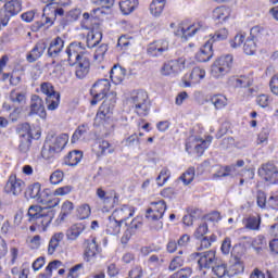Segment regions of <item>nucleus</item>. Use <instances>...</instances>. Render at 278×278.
Returning <instances> with one entry per match:
<instances>
[{"label":"nucleus","instance_id":"nucleus-51","mask_svg":"<svg viewBox=\"0 0 278 278\" xmlns=\"http://www.w3.org/2000/svg\"><path fill=\"white\" fill-rule=\"evenodd\" d=\"M264 35V28L261 26H254L250 30V40H254L255 42H258V40H262V36Z\"/></svg>","mask_w":278,"mask_h":278},{"label":"nucleus","instance_id":"nucleus-37","mask_svg":"<svg viewBox=\"0 0 278 278\" xmlns=\"http://www.w3.org/2000/svg\"><path fill=\"white\" fill-rule=\"evenodd\" d=\"M58 268H62V261L55 260L50 262L45 271L39 274V278H51L53 277V270H58Z\"/></svg>","mask_w":278,"mask_h":278},{"label":"nucleus","instance_id":"nucleus-13","mask_svg":"<svg viewBox=\"0 0 278 278\" xmlns=\"http://www.w3.org/2000/svg\"><path fill=\"white\" fill-rule=\"evenodd\" d=\"M258 175L269 184H278V168L273 163H266L258 169Z\"/></svg>","mask_w":278,"mask_h":278},{"label":"nucleus","instance_id":"nucleus-59","mask_svg":"<svg viewBox=\"0 0 278 278\" xmlns=\"http://www.w3.org/2000/svg\"><path fill=\"white\" fill-rule=\"evenodd\" d=\"M270 131L266 128H263L262 131L257 135L256 144H268V137Z\"/></svg>","mask_w":278,"mask_h":278},{"label":"nucleus","instance_id":"nucleus-56","mask_svg":"<svg viewBox=\"0 0 278 278\" xmlns=\"http://www.w3.org/2000/svg\"><path fill=\"white\" fill-rule=\"evenodd\" d=\"M136 114H138V116H148L149 115V101L148 102H143L141 104H137L136 106H132Z\"/></svg>","mask_w":278,"mask_h":278},{"label":"nucleus","instance_id":"nucleus-60","mask_svg":"<svg viewBox=\"0 0 278 278\" xmlns=\"http://www.w3.org/2000/svg\"><path fill=\"white\" fill-rule=\"evenodd\" d=\"M64 179V173L62 170H55L50 175V182L53 186H58V184H62Z\"/></svg>","mask_w":278,"mask_h":278},{"label":"nucleus","instance_id":"nucleus-14","mask_svg":"<svg viewBox=\"0 0 278 278\" xmlns=\"http://www.w3.org/2000/svg\"><path fill=\"white\" fill-rule=\"evenodd\" d=\"M134 214H136V208L131 205L124 204L115 208L111 216L123 225V223H127L129 218H132Z\"/></svg>","mask_w":278,"mask_h":278},{"label":"nucleus","instance_id":"nucleus-34","mask_svg":"<svg viewBox=\"0 0 278 278\" xmlns=\"http://www.w3.org/2000/svg\"><path fill=\"white\" fill-rule=\"evenodd\" d=\"M64 240V233L63 232H56L54 233L48 245V255H53L55 251L58 250V247H60V243Z\"/></svg>","mask_w":278,"mask_h":278},{"label":"nucleus","instance_id":"nucleus-35","mask_svg":"<svg viewBox=\"0 0 278 278\" xmlns=\"http://www.w3.org/2000/svg\"><path fill=\"white\" fill-rule=\"evenodd\" d=\"M138 8V0H119V9L124 15H129Z\"/></svg>","mask_w":278,"mask_h":278},{"label":"nucleus","instance_id":"nucleus-18","mask_svg":"<svg viewBox=\"0 0 278 278\" xmlns=\"http://www.w3.org/2000/svg\"><path fill=\"white\" fill-rule=\"evenodd\" d=\"M97 197L109 210H112L114 205H118V195L114 191L106 192L103 188H98Z\"/></svg>","mask_w":278,"mask_h":278},{"label":"nucleus","instance_id":"nucleus-3","mask_svg":"<svg viewBox=\"0 0 278 278\" xmlns=\"http://www.w3.org/2000/svg\"><path fill=\"white\" fill-rule=\"evenodd\" d=\"M116 104V94L111 93L108 98L103 101L99 111L94 118V125H102L105 118H110V114L114 111V105Z\"/></svg>","mask_w":278,"mask_h":278},{"label":"nucleus","instance_id":"nucleus-21","mask_svg":"<svg viewBox=\"0 0 278 278\" xmlns=\"http://www.w3.org/2000/svg\"><path fill=\"white\" fill-rule=\"evenodd\" d=\"M73 66H75V77L77 79H86L90 73V59L88 56L81 58Z\"/></svg>","mask_w":278,"mask_h":278},{"label":"nucleus","instance_id":"nucleus-45","mask_svg":"<svg viewBox=\"0 0 278 278\" xmlns=\"http://www.w3.org/2000/svg\"><path fill=\"white\" fill-rule=\"evenodd\" d=\"M195 170L194 167H189L180 177V181H182L184 186H190L192 181H194Z\"/></svg>","mask_w":278,"mask_h":278},{"label":"nucleus","instance_id":"nucleus-6","mask_svg":"<svg viewBox=\"0 0 278 278\" xmlns=\"http://www.w3.org/2000/svg\"><path fill=\"white\" fill-rule=\"evenodd\" d=\"M110 85L109 79H100L98 80L90 90L91 96L93 97L91 100V105H97L99 101H103L105 97H108V92H110Z\"/></svg>","mask_w":278,"mask_h":278},{"label":"nucleus","instance_id":"nucleus-58","mask_svg":"<svg viewBox=\"0 0 278 278\" xmlns=\"http://www.w3.org/2000/svg\"><path fill=\"white\" fill-rule=\"evenodd\" d=\"M77 212H78V218L80 220H85V218H89L90 217V213H91L90 205L83 204V205H80L78 207Z\"/></svg>","mask_w":278,"mask_h":278},{"label":"nucleus","instance_id":"nucleus-53","mask_svg":"<svg viewBox=\"0 0 278 278\" xmlns=\"http://www.w3.org/2000/svg\"><path fill=\"white\" fill-rule=\"evenodd\" d=\"M230 270L231 273H233V275H240L244 273V263H242L240 258L235 256V262L230 266Z\"/></svg>","mask_w":278,"mask_h":278},{"label":"nucleus","instance_id":"nucleus-28","mask_svg":"<svg viewBox=\"0 0 278 278\" xmlns=\"http://www.w3.org/2000/svg\"><path fill=\"white\" fill-rule=\"evenodd\" d=\"M64 50V39L62 37L54 38L48 47V58H58Z\"/></svg>","mask_w":278,"mask_h":278},{"label":"nucleus","instance_id":"nucleus-30","mask_svg":"<svg viewBox=\"0 0 278 278\" xmlns=\"http://www.w3.org/2000/svg\"><path fill=\"white\" fill-rule=\"evenodd\" d=\"M121 227H123V224L110 215L104 231L108 236H118L121 233Z\"/></svg>","mask_w":278,"mask_h":278},{"label":"nucleus","instance_id":"nucleus-23","mask_svg":"<svg viewBox=\"0 0 278 278\" xmlns=\"http://www.w3.org/2000/svg\"><path fill=\"white\" fill-rule=\"evenodd\" d=\"M186 68V59H178L165 63L162 67V75H173V73H181Z\"/></svg>","mask_w":278,"mask_h":278},{"label":"nucleus","instance_id":"nucleus-33","mask_svg":"<svg viewBox=\"0 0 278 278\" xmlns=\"http://www.w3.org/2000/svg\"><path fill=\"white\" fill-rule=\"evenodd\" d=\"M126 73L125 68L119 65H114L110 72V78L113 84L118 85L123 83V79H125Z\"/></svg>","mask_w":278,"mask_h":278},{"label":"nucleus","instance_id":"nucleus-31","mask_svg":"<svg viewBox=\"0 0 278 278\" xmlns=\"http://www.w3.org/2000/svg\"><path fill=\"white\" fill-rule=\"evenodd\" d=\"M85 230H86V225L81 223L74 224L66 230V239L74 242L75 240H77V238H79L84 233Z\"/></svg>","mask_w":278,"mask_h":278},{"label":"nucleus","instance_id":"nucleus-54","mask_svg":"<svg viewBox=\"0 0 278 278\" xmlns=\"http://www.w3.org/2000/svg\"><path fill=\"white\" fill-rule=\"evenodd\" d=\"M55 153L58 152L46 141L41 150V157H43V160H51Z\"/></svg>","mask_w":278,"mask_h":278},{"label":"nucleus","instance_id":"nucleus-55","mask_svg":"<svg viewBox=\"0 0 278 278\" xmlns=\"http://www.w3.org/2000/svg\"><path fill=\"white\" fill-rule=\"evenodd\" d=\"M192 269L190 267L180 268L175 271L169 278H191Z\"/></svg>","mask_w":278,"mask_h":278},{"label":"nucleus","instance_id":"nucleus-2","mask_svg":"<svg viewBox=\"0 0 278 278\" xmlns=\"http://www.w3.org/2000/svg\"><path fill=\"white\" fill-rule=\"evenodd\" d=\"M231 66H233V55H223L218 60H216L212 65L211 75L215 79H220L231 71Z\"/></svg>","mask_w":278,"mask_h":278},{"label":"nucleus","instance_id":"nucleus-19","mask_svg":"<svg viewBox=\"0 0 278 278\" xmlns=\"http://www.w3.org/2000/svg\"><path fill=\"white\" fill-rule=\"evenodd\" d=\"M97 197L109 210H112L114 205H118V195L114 191L106 192L103 188H98Z\"/></svg>","mask_w":278,"mask_h":278},{"label":"nucleus","instance_id":"nucleus-25","mask_svg":"<svg viewBox=\"0 0 278 278\" xmlns=\"http://www.w3.org/2000/svg\"><path fill=\"white\" fill-rule=\"evenodd\" d=\"M45 51H47L46 42L36 43L35 47L26 55L27 62H29L31 64V63L36 62L37 60H40V58H42V55H45Z\"/></svg>","mask_w":278,"mask_h":278},{"label":"nucleus","instance_id":"nucleus-7","mask_svg":"<svg viewBox=\"0 0 278 278\" xmlns=\"http://www.w3.org/2000/svg\"><path fill=\"white\" fill-rule=\"evenodd\" d=\"M23 10V2L21 0H11L4 4L3 14L1 15L0 23L5 27L10 23L12 16H16Z\"/></svg>","mask_w":278,"mask_h":278},{"label":"nucleus","instance_id":"nucleus-39","mask_svg":"<svg viewBox=\"0 0 278 278\" xmlns=\"http://www.w3.org/2000/svg\"><path fill=\"white\" fill-rule=\"evenodd\" d=\"M129 101H130L132 108H135L136 105L147 103L149 101V94H147L146 91L139 90L131 94Z\"/></svg>","mask_w":278,"mask_h":278},{"label":"nucleus","instance_id":"nucleus-20","mask_svg":"<svg viewBox=\"0 0 278 278\" xmlns=\"http://www.w3.org/2000/svg\"><path fill=\"white\" fill-rule=\"evenodd\" d=\"M97 197L109 210H112L114 205H118V195L114 191L106 192L103 188H98Z\"/></svg>","mask_w":278,"mask_h":278},{"label":"nucleus","instance_id":"nucleus-61","mask_svg":"<svg viewBox=\"0 0 278 278\" xmlns=\"http://www.w3.org/2000/svg\"><path fill=\"white\" fill-rule=\"evenodd\" d=\"M207 223H202L199 225V227L195 229L193 236L197 240H201V238H203V236H205V233H207Z\"/></svg>","mask_w":278,"mask_h":278},{"label":"nucleus","instance_id":"nucleus-8","mask_svg":"<svg viewBox=\"0 0 278 278\" xmlns=\"http://www.w3.org/2000/svg\"><path fill=\"white\" fill-rule=\"evenodd\" d=\"M67 55V64L75 66V62H78L81 58H86V48L81 42H72L65 50Z\"/></svg>","mask_w":278,"mask_h":278},{"label":"nucleus","instance_id":"nucleus-24","mask_svg":"<svg viewBox=\"0 0 278 278\" xmlns=\"http://www.w3.org/2000/svg\"><path fill=\"white\" fill-rule=\"evenodd\" d=\"M16 132L18 134L20 139H27V140H38L40 138V132H36L31 130V126L29 123H23L17 126Z\"/></svg>","mask_w":278,"mask_h":278},{"label":"nucleus","instance_id":"nucleus-11","mask_svg":"<svg viewBox=\"0 0 278 278\" xmlns=\"http://www.w3.org/2000/svg\"><path fill=\"white\" fill-rule=\"evenodd\" d=\"M170 43L166 39H159L148 46L147 53L151 58H162L164 53H168Z\"/></svg>","mask_w":278,"mask_h":278},{"label":"nucleus","instance_id":"nucleus-57","mask_svg":"<svg viewBox=\"0 0 278 278\" xmlns=\"http://www.w3.org/2000/svg\"><path fill=\"white\" fill-rule=\"evenodd\" d=\"M245 38H247V34L244 33L237 34L235 38L230 40V47L232 49H238V47L242 46V42H244Z\"/></svg>","mask_w":278,"mask_h":278},{"label":"nucleus","instance_id":"nucleus-52","mask_svg":"<svg viewBox=\"0 0 278 278\" xmlns=\"http://www.w3.org/2000/svg\"><path fill=\"white\" fill-rule=\"evenodd\" d=\"M186 263V260L181 256H174L173 260L169 263L168 270L172 273L177 270L178 268H181L184 264Z\"/></svg>","mask_w":278,"mask_h":278},{"label":"nucleus","instance_id":"nucleus-42","mask_svg":"<svg viewBox=\"0 0 278 278\" xmlns=\"http://www.w3.org/2000/svg\"><path fill=\"white\" fill-rule=\"evenodd\" d=\"M166 0H153L150 4V12L152 16H160L164 12Z\"/></svg>","mask_w":278,"mask_h":278},{"label":"nucleus","instance_id":"nucleus-26","mask_svg":"<svg viewBox=\"0 0 278 278\" xmlns=\"http://www.w3.org/2000/svg\"><path fill=\"white\" fill-rule=\"evenodd\" d=\"M202 79H205V70L194 67L189 75V80H184V86L185 88H190L194 84H201Z\"/></svg>","mask_w":278,"mask_h":278},{"label":"nucleus","instance_id":"nucleus-5","mask_svg":"<svg viewBox=\"0 0 278 278\" xmlns=\"http://www.w3.org/2000/svg\"><path fill=\"white\" fill-rule=\"evenodd\" d=\"M191 257L198 260V266L200 270H210V268L216 266V262L218 261V257H216V251L208 250L202 253L195 252L191 254Z\"/></svg>","mask_w":278,"mask_h":278},{"label":"nucleus","instance_id":"nucleus-1","mask_svg":"<svg viewBox=\"0 0 278 278\" xmlns=\"http://www.w3.org/2000/svg\"><path fill=\"white\" fill-rule=\"evenodd\" d=\"M28 222L36 225L41 231H47L55 218V211L42 208L40 205H31L27 212Z\"/></svg>","mask_w":278,"mask_h":278},{"label":"nucleus","instance_id":"nucleus-4","mask_svg":"<svg viewBox=\"0 0 278 278\" xmlns=\"http://www.w3.org/2000/svg\"><path fill=\"white\" fill-rule=\"evenodd\" d=\"M42 94H46V103L51 112L58 110L60 105V93L55 92V88L51 83H42L40 85Z\"/></svg>","mask_w":278,"mask_h":278},{"label":"nucleus","instance_id":"nucleus-36","mask_svg":"<svg viewBox=\"0 0 278 278\" xmlns=\"http://www.w3.org/2000/svg\"><path fill=\"white\" fill-rule=\"evenodd\" d=\"M103 34L99 30H91L87 35V47L89 49H94L99 42H101Z\"/></svg>","mask_w":278,"mask_h":278},{"label":"nucleus","instance_id":"nucleus-9","mask_svg":"<svg viewBox=\"0 0 278 278\" xmlns=\"http://www.w3.org/2000/svg\"><path fill=\"white\" fill-rule=\"evenodd\" d=\"M167 206L164 200L151 202L150 207L146 211V218L148 220H161L164 218V213Z\"/></svg>","mask_w":278,"mask_h":278},{"label":"nucleus","instance_id":"nucleus-47","mask_svg":"<svg viewBox=\"0 0 278 278\" xmlns=\"http://www.w3.org/2000/svg\"><path fill=\"white\" fill-rule=\"evenodd\" d=\"M170 179V169L168 167H163L156 177V184L157 186L162 187Z\"/></svg>","mask_w":278,"mask_h":278},{"label":"nucleus","instance_id":"nucleus-27","mask_svg":"<svg viewBox=\"0 0 278 278\" xmlns=\"http://www.w3.org/2000/svg\"><path fill=\"white\" fill-rule=\"evenodd\" d=\"M46 195H47V193L41 191L40 184H38V182L29 186L26 191V197L28 199H34L35 201H37V203H45Z\"/></svg>","mask_w":278,"mask_h":278},{"label":"nucleus","instance_id":"nucleus-12","mask_svg":"<svg viewBox=\"0 0 278 278\" xmlns=\"http://www.w3.org/2000/svg\"><path fill=\"white\" fill-rule=\"evenodd\" d=\"M212 142V137H207L206 140L190 137L186 143V150L190 151V149H194L197 155L201 156L207 147H210V143Z\"/></svg>","mask_w":278,"mask_h":278},{"label":"nucleus","instance_id":"nucleus-29","mask_svg":"<svg viewBox=\"0 0 278 278\" xmlns=\"http://www.w3.org/2000/svg\"><path fill=\"white\" fill-rule=\"evenodd\" d=\"M213 55H214V51L212 50V41L208 40L195 54V59L198 60V62H210Z\"/></svg>","mask_w":278,"mask_h":278},{"label":"nucleus","instance_id":"nucleus-40","mask_svg":"<svg viewBox=\"0 0 278 278\" xmlns=\"http://www.w3.org/2000/svg\"><path fill=\"white\" fill-rule=\"evenodd\" d=\"M81 157L84 154L79 150H74L67 154L65 157V164L67 166H77L79 162H81Z\"/></svg>","mask_w":278,"mask_h":278},{"label":"nucleus","instance_id":"nucleus-48","mask_svg":"<svg viewBox=\"0 0 278 278\" xmlns=\"http://www.w3.org/2000/svg\"><path fill=\"white\" fill-rule=\"evenodd\" d=\"M243 51L245 55H255V51H257V43L255 40L248 38L243 45Z\"/></svg>","mask_w":278,"mask_h":278},{"label":"nucleus","instance_id":"nucleus-62","mask_svg":"<svg viewBox=\"0 0 278 278\" xmlns=\"http://www.w3.org/2000/svg\"><path fill=\"white\" fill-rule=\"evenodd\" d=\"M31 149V139H20L18 151L20 153H29Z\"/></svg>","mask_w":278,"mask_h":278},{"label":"nucleus","instance_id":"nucleus-22","mask_svg":"<svg viewBox=\"0 0 278 278\" xmlns=\"http://www.w3.org/2000/svg\"><path fill=\"white\" fill-rule=\"evenodd\" d=\"M37 114L43 121L47 118V110L45 109V101L38 94H33L30 98V115Z\"/></svg>","mask_w":278,"mask_h":278},{"label":"nucleus","instance_id":"nucleus-43","mask_svg":"<svg viewBox=\"0 0 278 278\" xmlns=\"http://www.w3.org/2000/svg\"><path fill=\"white\" fill-rule=\"evenodd\" d=\"M9 97L10 101H12V103H17V105H23V103L27 101V96L25 94V92L18 89L11 90Z\"/></svg>","mask_w":278,"mask_h":278},{"label":"nucleus","instance_id":"nucleus-16","mask_svg":"<svg viewBox=\"0 0 278 278\" xmlns=\"http://www.w3.org/2000/svg\"><path fill=\"white\" fill-rule=\"evenodd\" d=\"M99 253H101V249L99 248V244H97V239L92 238L86 240V247L84 252L85 262H94Z\"/></svg>","mask_w":278,"mask_h":278},{"label":"nucleus","instance_id":"nucleus-41","mask_svg":"<svg viewBox=\"0 0 278 278\" xmlns=\"http://www.w3.org/2000/svg\"><path fill=\"white\" fill-rule=\"evenodd\" d=\"M236 166H238V168H242V166H244V161L239 160L237 161L236 165H230V166H226L224 168L225 172H218L217 174H214V177H229V176H233L236 175Z\"/></svg>","mask_w":278,"mask_h":278},{"label":"nucleus","instance_id":"nucleus-50","mask_svg":"<svg viewBox=\"0 0 278 278\" xmlns=\"http://www.w3.org/2000/svg\"><path fill=\"white\" fill-rule=\"evenodd\" d=\"M261 219L256 216H251L245 222V228L251 229L252 231H257L260 229Z\"/></svg>","mask_w":278,"mask_h":278},{"label":"nucleus","instance_id":"nucleus-38","mask_svg":"<svg viewBox=\"0 0 278 278\" xmlns=\"http://www.w3.org/2000/svg\"><path fill=\"white\" fill-rule=\"evenodd\" d=\"M210 101L215 110H223L224 108H227L229 103L227 97L220 93L211 96Z\"/></svg>","mask_w":278,"mask_h":278},{"label":"nucleus","instance_id":"nucleus-49","mask_svg":"<svg viewBox=\"0 0 278 278\" xmlns=\"http://www.w3.org/2000/svg\"><path fill=\"white\" fill-rule=\"evenodd\" d=\"M211 268H212V273H214L216 277L222 278V277H225V275H227V265L224 263H220L219 261H217L216 264Z\"/></svg>","mask_w":278,"mask_h":278},{"label":"nucleus","instance_id":"nucleus-32","mask_svg":"<svg viewBox=\"0 0 278 278\" xmlns=\"http://www.w3.org/2000/svg\"><path fill=\"white\" fill-rule=\"evenodd\" d=\"M231 16V11L227 7H217L213 11V18L217 23H225Z\"/></svg>","mask_w":278,"mask_h":278},{"label":"nucleus","instance_id":"nucleus-17","mask_svg":"<svg viewBox=\"0 0 278 278\" xmlns=\"http://www.w3.org/2000/svg\"><path fill=\"white\" fill-rule=\"evenodd\" d=\"M56 153L64 150V147L68 144V135L61 134L59 136L50 135L46 141Z\"/></svg>","mask_w":278,"mask_h":278},{"label":"nucleus","instance_id":"nucleus-46","mask_svg":"<svg viewBox=\"0 0 278 278\" xmlns=\"http://www.w3.org/2000/svg\"><path fill=\"white\" fill-rule=\"evenodd\" d=\"M89 130H90V127L88 126V124H83L78 126V128L75 130V132L72 136V142L73 143L77 142V140H79L81 136H86V134H88Z\"/></svg>","mask_w":278,"mask_h":278},{"label":"nucleus","instance_id":"nucleus-15","mask_svg":"<svg viewBox=\"0 0 278 278\" xmlns=\"http://www.w3.org/2000/svg\"><path fill=\"white\" fill-rule=\"evenodd\" d=\"M23 188H25V182L22 179L16 178V175H11L7 185L4 187V191L7 194H13V197H18L21 192H23Z\"/></svg>","mask_w":278,"mask_h":278},{"label":"nucleus","instance_id":"nucleus-44","mask_svg":"<svg viewBox=\"0 0 278 278\" xmlns=\"http://www.w3.org/2000/svg\"><path fill=\"white\" fill-rule=\"evenodd\" d=\"M73 210H74L73 202L71 201L64 202L61 208V214L59 215L56 222L58 223L64 222V218H66V216H68L71 212H73Z\"/></svg>","mask_w":278,"mask_h":278},{"label":"nucleus","instance_id":"nucleus-10","mask_svg":"<svg viewBox=\"0 0 278 278\" xmlns=\"http://www.w3.org/2000/svg\"><path fill=\"white\" fill-rule=\"evenodd\" d=\"M199 31H205V25L201 22H198L190 26L179 25L174 34L175 36L181 38V40H188V38H192V36H194V34H199Z\"/></svg>","mask_w":278,"mask_h":278},{"label":"nucleus","instance_id":"nucleus-63","mask_svg":"<svg viewBox=\"0 0 278 278\" xmlns=\"http://www.w3.org/2000/svg\"><path fill=\"white\" fill-rule=\"evenodd\" d=\"M229 36V30L226 28H220L215 33V35L212 37V42L216 40H227V37Z\"/></svg>","mask_w":278,"mask_h":278},{"label":"nucleus","instance_id":"nucleus-64","mask_svg":"<svg viewBox=\"0 0 278 278\" xmlns=\"http://www.w3.org/2000/svg\"><path fill=\"white\" fill-rule=\"evenodd\" d=\"M142 266L136 265L131 268V270L128 274V278H142L143 275Z\"/></svg>","mask_w":278,"mask_h":278}]
</instances>
